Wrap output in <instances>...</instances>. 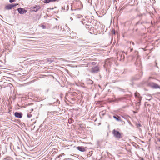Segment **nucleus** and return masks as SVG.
I'll return each mask as SVG.
<instances>
[{
  "label": "nucleus",
  "mask_w": 160,
  "mask_h": 160,
  "mask_svg": "<svg viewBox=\"0 0 160 160\" xmlns=\"http://www.w3.org/2000/svg\"><path fill=\"white\" fill-rule=\"evenodd\" d=\"M112 133L114 136L117 139H119L122 137L121 134L120 132L115 129L112 130Z\"/></svg>",
  "instance_id": "nucleus-1"
},
{
  "label": "nucleus",
  "mask_w": 160,
  "mask_h": 160,
  "mask_svg": "<svg viewBox=\"0 0 160 160\" xmlns=\"http://www.w3.org/2000/svg\"><path fill=\"white\" fill-rule=\"evenodd\" d=\"M148 86L150 87L151 88L157 89V88H160V86H159L158 84L154 83L152 82H149L148 84Z\"/></svg>",
  "instance_id": "nucleus-2"
},
{
  "label": "nucleus",
  "mask_w": 160,
  "mask_h": 160,
  "mask_svg": "<svg viewBox=\"0 0 160 160\" xmlns=\"http://www.w3.org/2000/svg\"><path fill=\"white\" fill-rule=\"evenodd\" d=\"M100 71V67L98 66L92 67L91 70L90 72L92 73H95Z\"/></svg>",
  "instance_id": "nucleus-3"
},
{
  "label": "nucleus",
  "mask_w": 160,
  "mask_h": 160,
  "mask_svg": "<svg viewBox=\"0 0 160 160\" xmlns=\"http://www.w3.org/2000/svg\"><path fill=\"white\" fill-rule=\"evenodd\" d=\"M40 7L39 5H35L31 7V11L32 12H36L40 9Z\"/></svg>",
  "instance_id": "nucleus-4"
},
{
  "label": "nucleus",
  "mask_w": 160,
  "mask_h": 160,
  "mask_svg": "<svg viewBox=\"0 0 160 160\" xmlns=\"http://www.w3.org/2000/svg\"><path fill=\"white\" fill-rule=\"evenodd\" d=\"M112 64V62L109 59L106 60L104 66L107 68H109L111 67Z\"/></svg>",
  "instance_id": "nucleus-5"
},
{
  "label": "nucleus",
  "mask_w": 160,
  "mask_h": 160,
  "mask_svg": "<svg viewBox=\"0 0 160 160\" xmlns=\"http://www.w3.org/2000/svg\"><path fill=\"white\" fill-rule=\"evenodd\" d=\"M17 10L18 13L21 14H25L27 12V10L23 8H18Z\"/></svg>",
  "instance_id": "nucleus-6"
},
{
  "label": "nucleus",
  "mask_w": 160,
  "mask_h": 160,
  "mask_svg": "<svg viewBox=\"0 0 160 160\" xmlns=\"http://www.w3.org/2000/svg\"><path fill=\"white\" fill-rule=\"evenodd\" d=\"M143 72L140 71L138 75H136L132 78V80H137L139 79L142 75Z\"/></svg>",
  "instance_id": "nucleus-7"
},
{
  "label": "nucleus",
  "mask_w": 160,
  "mask_h": 160,
  "mask_svg": "<svg viewBox=\"0 0 160 160\" xmlns=\"http://www.w3.org/2000/svg\"><path fill=\"white\" fill-rule=\"evenodd\" d=\"M14 116L16 117L21 118L22 117V113L21 112H15L14 113Z\"/></svg>",
  "instance_id": "nucleus-8"
},
{
  "label": "nucleus",
  "mask_w": 160,
  "mask_h": 160,
  "mask_svg": "<svg viewBox=\"0 0 160 160\" xmlns=\"http://www.w3.org/2000/svg\"><path fill=\"white\" fill-rule=\"evenodd\" d=\"M85 27L88 29H90V31L93 30V28L92 27V26L91 24H86L85 25Z\"/></svg>",
  "instance_id": "nucleus-9"
},
{
  "label": "nucleus",
  "mask_w": 160,
  "mask_h": 160,
  "mask_svg": "<svg viewBox=\"0 0 160 160\" xmlns=\"http://www.w3.org/2000/svg\"><path fill=\"white\" fill-rule=\"evenodd\" d=\"M76 148L79 151L82 152H84L86 151L85 149L83 146H78L76 147Z\"/></svg>",
  "instance_id": "nucleus-10"
},
{
  "label": "nucleus",
  "mask_w": 160,
  "mask_h": 160,
  "mask_svg": "<svg viewBox=\"0 0 160 160\" xmlns=\"http://www.w3.org/2000/svg\"><path fill=\"white\" fill-rule=\"evenodd\" d=\"M86 83L87 85H89L93 84V82L90 79H88L86 80Z\"/></svg>",
  "instance_id": "nucleus-11"
},
{
  "label": "nucleus",
  "mask_w": 160,
  "mask_h": 160,
  "mask_svg": "<svg viewBox=\"0 0 160 160\" xmlns=\"http://www.w3.org/2000/svg\"><path fill=\"white\" fill-rule=\"evenodd\" d=\"M12 6L11 4H9L5 6V8L6 9H11L12 8Z\"/></svg>",
  "instance_id": "nucleus-12"
},
{
  "label": "nucleus",
  "mask_w": 160,
  "mask_h": 160,
  "mask_svg": "<svg viewBox=\"0 0 160 160\" xmlns=\"http://www.w3.org/2000/svg\"><path fill=\"white\" fill-rule=\"evenodd\" d=\"M113 118L117 121H121L120 117L118 115H114L113 116Z\"/></svg>",
  "instance_id": "nucleus-13"
},
{
  "label": "nucleus",
  "mask_w": 160,
  "mask_h": 160,
  "mask_svg": "<svg viewBox=\"0 0 160 160\" xmlns=\"http://www.w3.org/2000/svg\"><path fill=\"white\" fill-rule=\"evenodd\" d=\"M142 99V97H139L138 98V101H136V103L138 104V105H140L141 103V101Z\"/></svg>",
  "instance_id": "nucleus-14"
},
{
  "label": "nucleus",
  "mask_w": 160,
  "mask_h": 160,
  "mask_svg": "<svg viewBox=\"0 0 160 160\" xmlns=\"http://www.w3.org/2000/svg\"><path fill=\"white\" fill-rule=\"evenodd\" d=\"M46 60L48 62H55L54 59H52L50 58H47L46 59Z\"/></svg>",
  "instance_id": "nucleus-15"
},
{
  "label": "nucleus",
  "mask_w": 160,
  "mask_h": 160,
  "mask_svg": "<svg viewBox=\"0 0 160 160\" xmlns=\"http://www.w3.org/2000/svg\"><path fill=\"white\" fill-rule=\"evenodd\" d=\"M134 96L135 98H139V97H140V94L138 92H136L134 93Z\"/></svg>",
  "instance_id": "nucleus-16"
},
{
  "label": "nucleus",
  "mask_w": 160,
  "mask_h": 160,
  "mask_svg": "<svg viewBox=\"0 0 160 160\" xmlns=\"http://www.w3.org/2000/svg\"><path fill=\"white\" fill-rule=\"evenodd\" d=\"M43 2L44 3L47 4L51 2L50 0H44Z\"/></svg>",
  "instance_id": "nucleus-17"
},
{
  "label": "nucleus",
  "mask_w": 160,
  "mask_h": 160,
  "mask_svg": "<svg viewBox=\"0 0 160 160\" xmlns=\"http://www.w3.org/2000/svg\"><path fill=\"white\" fill-rule=\"evenodd\" d=\"M136 125L137 127L138 128L142 127V125L140 124V123H137L136 124Z\"/></svg>",
  "instance_id": "nucleus-18"
},
{
  "label": "nucleus",
  "mask_w": 160,
  "mask_h": 160,
  "mask_svg": "<svg viewBox=\"0 0 160 160\" xmlns=\"http://www.w3.org/2000/svg\"><path fill=\"white\" fill-rule=\"evenodd\" d=\"M112 34L113 35H115L116 32L115 30L113 29L111 31Z\"/></svg>",
  "instance_id": "nucleus-19"
},
{
  "label": "nucleus",
  "mask_w": 160,
  "mask_h": 160,
  "mask_svg": "<svg viewBox=\"0 0 160 160\" xmlns=\"http://www.w3.org/2000/svg\"><path fill=\"white\" fill-rule=\"evenodd\" d=\"M18 4H11L12 6V8L13 7H14L16 6H17V5H18Z\"/></svg>",
  "instance_id": "nucleus-20"
},
{
  "label": "nucleus",
  "mask_w": 160,
  "mask_h": 160,
  "mask_svg": "<svg viewBox=\"0 0 160 160\" xmlns=\"http://www.w3.org/2000/svg\"><path fill=\"white\" fill-rule=\"evenodd\" d=\"M97 63V62H92L91 64L93 65H96Z\"/></svg>",
  "instance_id": "nucleus-21"
},
{
  "label": "nucleus",
  "mask_w": 160,
  "mask_h": 160,
  "mask_svg": "<svg viewBox=\"0 0 160 160\" xmlns=\"http://www.w3.org/2000/svg\"><path fill=\"white\" fill-rule=\"evenodd\" d=\"M32 114H30L28 113L27 114V117L28 118H31L32 117Z\"/></svg>",
  "instance_id": "nucleus-22"
},
{
  "label": "nucleus",
  "mask_w": 160,
  "mask_h": 160,
  "mask_svg": "<svg viewBox=\"0 0 160 160\" xmlns=\"http://www.w3.org/2000/svg\"><path fill=\"white\" fill-rule=\"evenodd\" d=\"M123 99H124V98H119L118 99H117L116 100H117V101H121Z\"/></svg>",
  "instance_id": "nucleus-23"
},
{
  "label": "nucleus",
  "mask_w": 160,
  "mask_h": 160,
  "mask_svg": "<svg viewBox=\"0 0 160 160\" xmlns=\"http://www.w3.org/2000/svg\"><path fill=\"white\" fill-rule=\"evenodd\" d=\"M51 2H58L59 1V0H50Z\"/></svg>",
  "instance_id": "nucleus-24"
},
{
  "label": "nucleus",
  "mask_w": 160,
  "mask_h": 160,
  "mask_svg": "<svg viewBox=\"0 0 160 160\" xmlns=\"http://www.w3.org/2000/svg\"><path fill=\"white\" fill-rule=\"evenodd\" d=\"M41 27L43 29H45L46 28V26L44 25H42Z\"/></svg>",
  "instance_id": "nucleus-25"
},
{
  "label": "nucleus",
  "mask_w": 160,
  "mask_h": 160,
  "mask_svg": "<svg viewBox=\"0 0 160 160\" xmlns=\"http://www.w3.org/2000/svg\"><path fill=\"white\" fill-rule=\"evenodd\" d=\"M15 0H9V2L10 3H12L15 1Z\"/></svg>",
  "instance_id": "nucleus-26"
},
{
  "label": "nucleus",
  "mask_w": 160,
  "mask_h": 160,
  "mask_svg": "<svg viewBox=\"0 0 160 160\" xmlns=\"http://www.w3.org/2000/svg\"><path fill=\"white\" fill-rule=\"evenodd\" d=\"M123 52H122V53H123ZM121 58H124V55H122V54L121 55Z\"/></svg>",
  "instance_id": "nucleus-27"
},
{
  "label": "nucleus",
  "mask_w": 160,
  "mask_h": 160,
  "mask_svg": "<svg viewBox=\"0 0 160 160\" xmlns=\"http://www.w3.org/2000/svg\"><path fill=\"white\" fill-rule=\"evenodd\" d=\"M140 22L139 21H138V22H137L136 23L135 25L136 26V25H138L139 24H140Z\"/></svg>",
  "instance_id": "nucleus-28"
},
{
  "label": "nucleus",
  "mask_w": 160,
  "mask_h": 160,
  "mask_svg": "<svg viewBox=\"0 0 160 160\" xmlns=\"http://www.w3.org/2000/svg\"><path fill=\"white\" fill-rule=\"evenodd\" d=\"M91 22H87V24H91Z\"/></svg>",
  "instance_id": "nucleus-29"
},
{
  "label": "nucleus",
  "mask_w": 160,
  "mask_h": 160,
  "mask_svg": "<svg viewBox=\"0 0 160 160\" xmlns=\"http://www.w3.org/2000/svg\"><path fill=\"white\" fill-rule=\"evenodd\" d=\"M48 9H50V10H53L54 9V8H48Z\"/></svg>",
  "instance_id": "nucleus-30"
},
{
  "label": "nucleus",
  "mask_w": 160,
  "mask_h": 160,
  "mask_svg": "<svg viewBox=\"0 0 160 160\" xmlns=\"http://www.w3.org/2000/svg\"><path fill=\"white\" fill-rule=\"evenodd\" d=\"M67 10H68V9H69V6L68 5L67 6Z\"/></svg>",
  "instance_id": "nucleus-31"
},
{
  "label": "nucleus",
  "mask_w": 160,
  "mask_h": 160,
  "mask_svg": "<svg viewBox=\"0 0 160 160\" xmlns=\"http://www.w3.org/2000/svg\"><path fill=\"white\" fill-rule=\"evenodd\" d=\"M70 159L69 158H66L64 159L63 160H68V159Z\"/></svg>",
  "instance_id": "nucleus-32"
},
{
  "label": "nucleus",
  "mask_w": 160,
  "mask_h": 160,
  "mask_svg": "<svg viewBox=\"0 0 160 160\" xmlns=\"http://www.w3.org/2000/svg\"><path fill=\"white\" fill-rule=\"evenodd\" d=\"M62 155H60L58 157H59V158H60V157H62Z\"/></svg>",
  "instance_id": "nucleus-33"
},
{
  "label": "nucleus",
  "mask_w": 160,
  "mask_h": 160,
  "mask_svg": "<svg viewBox=\"0 0 160 160\" xmlns=\"http://www.w3.org/2000/svg\"><path fill=\"white\" fill-rule=\"evenodd\" d=\"M70 19L71 21H72L73 20V18H70Z\"/></svg>",
  "instance_id": "nucleus-34"
},
{
  "label": "nucleus",
  "mask_w": 160,
  "mask_h": 160,
  "mask_svg": "<svg viewBox=\"0 0 160 160\" xmlns=\"http://www.w3.org/2000/svg\"><path fill=\"white\" fill-rule=\"evenodd\" d=\"M33 109H31V112L33 111Z\"/></svg>",
  "instance_id": "nucleus-35"
},
{
  "label": "nucleus",
  "mask_w": 160,
  "mask_h": 160,
  "mask_svg": "<svg viewBox=\"0 0 160 160\" xmlns=\"http://www.w3.org/2000/svg\"><path fill=\"white\" fill-rule=\"evenodd\" d=\"M132 50H133L132 48H131V49H130V51H131V52H132Z\"/></svg>",
  "instance_id": "nucleus-36"
},
{
  "label": "nucleus",
  "mask_w": 160,
  "mask_h": 160,
  "mask_svg": "<svg viewBox=\"0 0 160 160\" xmlns=\"http://www.w3.org/2000/svg\"><path fill=\"white\" fill-rule=\"evenodd\" d=\"M132 44L133 45H134V43L133 42H132Z\"/></svg>",
  "instance_id": "nucleus-37"
},
{
  "label": "nucleus",
  "mask_w": 160,
  "mask_h": 160,
  "mask_svg": "<svg viewBox=\"0 0 160 160\" xmlns=\"http://www.w3.org/2000/svg\"><path fill=\"white\" fill-rule=\"evenodd\" d=\"M158 141L159 142H160V138L158 139Z\"/></svg>",
  "instance_id": "nucleus-38"
},
{
  "label": "nucleus",
  "mask_w": 160,
  "mask_h": 160,
  "mask_svg": "<svg viewBox=\"0 0 160 160\" xmlns=\"http://www.w3.org/2000/svg\"><path fill=\"white\" fill-rule=\"evenodd\" d=\"M54 8H54H57V7H56V6H55V7H54V8Z\"/></svg>",
  "instance_id": "nucleus-39"
},
{
  "label": "nucleus",
  "mask_w": 160,
  "mask_h": 160,
  "mask_svg": "<svg viewBox=\"0 0 160 160\" xmlns=\"http://www.w3.org/2000/svg\"><path fill=\"white\" fill-rule=\"evenodd\" d=\"M129 124L130 125H131V126H132V124L130 122Z\"/></svg>",
  "instance_id": "nucleus-40"
},
{
  "label": "nucleus",
  "mask_w": 160,
  "mask_h": 160,
  "mask_svg": "<svg viewBox=\"0 0 160 160\" xmlns=\"http://www.w3.org/2000/svg\"><path fill=\"white\" fill-rule=\"evenodd\" d=\"M48 89L47 90V92L48 91Z\"/></svg>",
  "instance_id": "nucleus-41"
},
{
  "label": "nucleus",
  "mask_w": 160,
  "mask_h": 160,
  "mask_svg": "<svg viewBox=\"0 0 160 160\" xmlns=\"http://www.w3.org/2000/svg\"><path fill=\"white\" fill-rule=\"evenodd\" d=\"M102 114L103 115H104V114L103 113H102Z\"/></svg>",
  "instance_id": "nucleus-42"
},
{
  "label": "nucleus",
  "mask_w": 160,
  "mask_h": 160,
  "mask_svg": "<svg viewBox=\"0 0 160 160\" xmlns=\"http://www.w3.org/2000/svg\"><path fill=\"white\" fill-rule=\"evenodd\" d=\"M159 148H160V147H159Z\"/></svg>",
  "instance_id": "nucleus-43"
}]
</instances>
